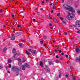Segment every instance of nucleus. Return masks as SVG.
I'll return each mask as SVG.
<instances>
[{
	"label": "nucleus",
	"mask_w": 80,
	"mask_h": 80,
	"mask_svg": "<svg viewBox=\"0 0 80 80\" xmlns=\"http://www.w3.org/2000/svg\"><path fill=\"white\" fill-rule=\"evenodd\" d=\"M12 70L14 72H16V75L18 76L20 75V68L19 67L14 66L12 68Z\"/></svg>",
	"instance_id": "1"
},
{
	"label": "nucleus",
	"mask_w": 80,
	"mask_h": 80,
	"mask_svg": "<svg viewBox=\"0 0 80 80\" xmlns=\"http://www.w3.org/2000/svg\"><path fill=\"white\" fill-rule=\"evenodd\" d=\"M63 6L65 9H66L67 10H69L71 12H75V9L71 6H69L68 5L66 4H64Z\"/></svg>",
	"instance_id": "2"
},
{
	"label": "nucleus",
	"mask_w": 80,
	"mask_h": 80,
	"mask_svg": "<svg viewBox=\"0 0 80 80\" xmlns=\"http://www.w3.org/2000/svg\"><path fill=\"white\" fill-rule=\"evenodd\" d=\"M20 55L18 54V53H16L13 56V58H15V60H18L19 62H18V65L20 66V65L21 64V62H22V60L20 58H18L17 57H18V56H19Z\"/></svg>",
	"instance_id": "3"
},
{
	"label": "nucleus",
	"mask_w": 80,
	"mask_h": 80,
	"mask_svg": "<svg viewBox=\"0 0 80 80\" xmlns=\"http://www.w3.org/2000/svg\"><path fill=\"white\" fill-rule=\"evenodd\" d=\"M75 17V15L74 14H71L70 13H68V14L67 15V18L70 20L71 19H72V18H73Z\"/></svg>",
	"instance_id": "4"
},
{
	"label": "nucleus",
	"mask_w": 80,
	"mask_h": 80,
	"mask_svg": "<svg viewBox=\"0 0 80 80\" xmlns=\"http://www.w3.org/2000/svg\"><path fill=\"white\" fill-rule=\"evenodd\" d=\"M76 25L79 27H80V20H77L76 23Z\"/></svg>",
	"instance_id": "5"
},
{
	"label": "nucleus",
	"mask_w": 80,
	"mask_h": 80,
	"mask_svg": "<svg viewBox=\"0 0 80 80\" xmlns=\"http://www.w3.org/2000/svg\"><path fill=\"white\" fill-rule=\"evenodd\" d=\"M21 34H22V33L20 32H18L14 34V36L15 37H17L18 36H19V35H20Z\"/></svg>",
	"instance_id": "6"
},
{
	"label": "nucleus",
	"mask_w": 80,
	"mask_h": 80,
	"mask_svg": "<svg viewBox=\"0 0 80 80\" xmlns=\"http://www.w3.org/2000/svg\"><path fill=\"white\" fill-rule=\"evenodd\" d=\"M45 71L47 72H50V69L48 67H46L45 68Z\"/></svg>",
	"instance_id": "7"
},
{
	"label": "nucleus",
	"mask_w": 80,
	"mask_h": 80,
	"mask_svg": "<svg viewBox=\"0 0 80 80\" xmlns=\"http://www.w3.org/2000/svg\"><path fill=\"white\" fill-rule=\"evenodd\" d=\"M15 36H12L11 38V40H14L15 38Z\"/></svg>",
	"instance_id": "8"
},
{
	"label": "nucleus",
	"mask_w": 80,
	"mask_h": 80,
	"mask_svg": "<svg viewBox=\"0 0 80 80\" xmlns=\"http://www.w3.org/2000/svg\"><path fill=\"white\" fill-rule=\"evenodd\" d=\"M22 70H25V66L24 65L22 66Z\"/></svg>",
	"instance_id": "9"
},
{
	"label": "nucleus",
	"mask_w": 80,
	"mask_h": 80,
	"mask_svg": "<svg viewBox=\"0 0 80 80\" xmlns=\"http://www.w3.org/2000/svg\"><path fill=\"white\" fill-rule=\"evenodd\" d=\"M40 65L41 67H43V64L41 62H40Z\"/></svg>",
	"instance_id": "10"
},
{
	"label": "nucleus",
	"mask_w": 80,
	"mask_h": 80,
	"mask_svg": "<svg viewBox=\"0 0 80 80\" xmlns=\"http://www.w3.org/2000/svg\"><path fill=\"white\" fill-rule=\"evenodd\" d=\"M25 65L26 67H27V68H29V65H28V63H25Z\"/></svg>",
	"instance_id": "11"
},
{
	"label": "nucleus",
	"mask_w": 80,
	"mask_h": 80,
	"mask_svg": "<svg viewBox=\"0 0 80 80\" xmlns=\"http://www.w3.org/2000/svg\"><path fill=\"white\" fill-rule=\"evenodd\" d=\"M76 52H80V49H79V48H77L76 49Z\"/></svg>",
	"instance_id": "12"
},
{
	"label": "nucleus",
	"mask_w": 80,
	"mask_h": 80,
	"mask_svg": "<svg viewBox=\"0 0 80 80\" xmlns=\"http://www.w3.org/2000/svg\"><path fill=\"white\" fill-rule=\"evenodd\" d=\"M25 53L28 55H29L30 54V53L28 52L27 50H26L25 51Z\"/></svg>",
	"instance_id": "13"
},
{
	"label": "nucleus",
	"mask_w": 80,
	"mask_h": 80,
	"mask_svg": "<svg viewBox=\"0 0 80 80\" xmlns=\"http://www.w3.org/2000/svg\"><path fill=\"white\" fill-rule=\"evenodd\" d=\"M53 19L54 20V22H55V23H58V22H57V20L56 18H54Z\"/></svg>",
	"instance_id": "14"
},
{
	"label": "nucleus",
	"mask_w": 80,
	"mask_h": 80,
	"mask_svg": "<svg viewBox=\"0 0 80 80\" xmlns=\"http://www.w3.org/2000/svg\"><path fill=\"white\" fill-rule=\"evenodd\" d=\"M76 62H80V56L79 58V59L76 58Z\"/></svg>",
	"instance_id": "15"
},
{
	"label": "nucleus",
	"mask_w": 80,
	"mask_h": 80,
	"mask_svg": "<svg viewBox=\"0 0 80 80\" xmlns=\"http://www.w3.org/2000/svg\"><path fill=\"white\" fill-rule=\"evenodd\" d=\"M48 63L50 65H53V63L50 61H49Z\"/></svg>",
	"instance_id": "16"
},
{
	"label": "nucleus",
	"mask_w": 80,
	"mask_h": 80,
	"mask_svg": "<svg viewBox=\"0 0 80 80\" xmlns=\"http://www.w3.org/2000/svg\"><path fill=\"white\" fill-rule=\"evenodd\" d=\"M15 52H16V50L15 48H13L12 50V53H15Z\"/></svg>",
	"instance_id": "17"
},
{
	"label": "nucleus",
	"mask_w": 80,
	"mask_h": 80,
	"mask_svg": "<svg viewBox=\"0 0 80 80\" xmlns=\"http://www.w3.org/2000/svg\"><path fill=\"white\" fill-rule=\"evenodd\" d=\"M33 53H34V55H36L37 54V52H36L35 51V50H33V52H32Z\"/></svg>",
	"instance_id": "18"
},
{
	"label": "nucleus",
	"mask_w": 80,
	"mask_h": 80,
	"mask_svg": "<svg viewBox=\"0 0 80 80\" xmlns=\"http://www.w3.org/2000/svg\"><path fill=\"white\" fill-rule=\"evenodd\" d=\"M7 48H4L3 50V52H5V51L7 50Z\"/></svg>",
	"instance_id": "19"
},
{
	"label": "nucleus",
	"mask_w": 80,
	"mask_h": 80,
	"mask_svg": "<svg viewBox=\"0 0 80 80\" xmlns=\"http://www.w3.org/2000/svg\"><path fill=\"white\" fill-rule=\"evenodd\" d=\"M62 77V74L61 73H59V78H61Z\"/></svg>",
	"instance_id": "20"
},
{
	"label": "nucleus",
	"mask_w": 80,
	"mask_h": 80,
	"mask_svg": "<svg viewBox=\"0 0 80 80\" xmlns=\"http://www.w3.org/2000/svg\"><path fill=\"white\" fill-rule=\"evenodd\" d=\"M43 38L45 40H46V39H47V36H43Z\"/></svg>",
	"instance_id": "21"
},
{
	"label": "nucleus",
	"mask_w": 80,
	"mask_h": 80,
	"mask_svg": "<svg viewBox=\"0 0 80 80\" xmlns=\"http://www.w3.org/2000/svg\"><path fill=\"white\" fill-rule=\"evenodd\" d=\"M26 61V60L25 59V58H22V62H25Z\"/></svg>",
	"instance_id": "22"
},
{
	"label": "nucleus",
	"mask_w": 80,
	"mask_h": 80,
	"mask_svg": "<svg viewBox=\"0 0 80 80\" xmlns=\"http://www.w3.org/2000/svg\"><path fill=\"white\" fill-rule=\"evenodd\" d=\"M19 45L20 47H22V46H23V44L22 43H20L19 44Z\"/></svg>",
	"instance_id": "23"
},
{
	"label": "nucleus",
	"mask_w": 80,
	"mask_h": 80,
	"mask_svg": "<svg viewBox=\"0 0 80 80\" xmlns=\"http://www.w3.org/2000/svg\"><path fill=\"white\" fill-rule=\"evenodd\" d=\"M8 63H11L12 62V61L10 59H9L8 61Z\"/></svg>",
	"instance_id": "24"
},
{
	"label": "nucleus",
	"mask_w": 80,
	"mask_h": 80,
	"mask_svg": "<svg viewBox=\"0 0 80 80\" xmlns=\"http://www.w3.org/2000/svg\"><path fill=\"white\" fill-rule=\"evenodd\" d=\"M68 77V74H67L65 75V77H66V78Z\"/></svg>",
	"instance_id": "25"
},
{
	"label": "nucleus",
	"mask_w": 80,
	"mask_h": 80,
	"mask_svg": "<svg viewBox=\"0 0 80 80\" xmlns=\"http://www.w3.org/2000/svg\"><path fill=\"white\" fill-rule=\"evenodd\" d=\"M56 8V7H55V6H52V9H55Z\"/></svg>",
	"instance_id": "26"
},
{
	"label": "nucleus",
	"mask_w": 80,
	"mask_h": 80,
	"mask_svg": "<svg viewBox=\"0 0 80 80\" xmlns=\"http://www.w3.org/2000/svg\"><path fill=\"white\" fill-rule=\"evenodd\" d=\"M8 67L9 68H11L12 67V65L11 64H9L8 65Z\"/></svg>",
	"instance_id": "27"
},
{
	"label": "nucleus",
	"mask_w": 80,
	"mask_h": 80,
	"mask_svg": "<svg viewBox=\"0 0 80 80\" xmlns=\"http://www.w3.org/2000/svg\"><path fill=\"white\" fill-rule=\"evenodd\" d=\"M62 22L64 24H65L66 23V22L64 21H62Z\"/></svg>",
	"instance_id": "28"
},
{
	"label": "nucleus",
	"mask_w": 80,
	"mask_h": 80,
	"mask_svg": "<svg viewBox=\"0 0 80 80\" xmlns=\"http://www.w3.org/2000/svg\"><path fill=\"white\" fill-rule=\"evenodd\" d=\"M76 32L78 33H80V31H76Z\"/></svg>",
	"instance_id": "29"
},
{
	"label": "nucleus",
	"mask_w": 80,
	"mask_h": 80,
	"mask_svg": "<svg viewBox=\"0 0 80 80\" xmlns=\"http://www.w3.org/2000/svg\"><path fill=\"white\" fill-rule=\"evenodd\" d=\"M64 35H67V33L66 32H65L64 33Z\"/></svg>",
	"instance_id": "30"
},
{
	"label": "nucleus",
	"mask_w": 80,
	"mask_h": 80,
	"mask_svg": "<svg viewBox=\"0 0 80 80\" xmlns=\"http://www.w3.org/2000/svg\"><path fill=\"white\" fill-rule=\"evenodd\" d=\"M60 18L62 21L63 20V18H62L61 17H60Z\"/></svg>",
	"instance_id": "31"
},
{
	"label": "nucleus",
	"mask_w": 80,
	"mask_h": 80,
	"mask_svg": "<svg viewBox=\"0 0 80 80\" xmlns=\"http://www.w3.org/2000/svg\"><path fill=\"white\" fill-rule=\"evenodd\" d=\"M2 65H0V69H2Z\"/></svg>",
	"instance_id": "32"
},
{
	"label": "nucleus",
	"mask_w": 80,
	"mask_h": 80,
	"mask_svg": "<svg viewBox=\"0 0 80 80\" xmlns=\"http://www.w3.org/2000/svg\"><path fill=\"white\" fill-rule=\"evenodd\" d=\"M56 63H59V60H57L56 61Z\"/></svg>",
	"instance_id": "33"
},
{
	"label": "nucleus",
	"mask_w": 80,
	"mask_h": 80,
	"mask_svg": "<svg viewBox=\"0 0 80 80\" xmlns=\"http://www.w3.org/2000/svg\"><path fill=\"white\" fill-rule=\"evenodd\" d=\"M21 27V26L19 24L18 25V27Z\"/></svg>",
	"instance_id": "34"
},
{
	"label": "nucleus",
	"mask_w": 80,
	"mask_h": 80,
	"mask_svg": "<svg viewBox=\"0 0 80 80\" xmlns=\"http://www.w3.org/2000/svg\"><path fill=\"white\" fill-rule=\"evenodd\" d=\"M54 52H55V53H57V50H54Z\"/></svg>",
	"instance_id": "35"
},
{
	"label": "nucleus",
	"mask_w": 80,
	"mask_h": 80,
	"mask_svg": "<svg viewBox=\"0 0 80 80\" xmlns=\"http://www.w3.org/2000/svg\"><path fill=\"white\" fill-rule=\"evenodd\" d=\"M56 58H59V57L58 56V55H57L56 56Z\"/></svg>",
	"instance_id": "36"
},
{
	"label": "nucleus",
	"mask_w": 80,
	"mask_h": 80,
	"mask_svg": "<svg viewBox=\"0 0 80 80\" xmlns=\"http://www.w3.org/2000/svg\"><path fill=\"white\" fill-rule=\"evenodd\" d=\"M40 42L42 44L43 43V41H40Z\"/></svg>",
	"instance_id": "37"
},
{
	"label": "nucleus",
	"mask_w": 80,
	"mask_h": 80,
	"mask_svg": "<svg viewBox=\"0 0 80 80\" xmlns=\"http://www.w3.org/2000/svg\"><path fill=\"white\" fill-rule=\"evenodd\" d=\"M31 51H32V50H31V49H29L28 50V51H29V52H31Z\"/></svg>",
	"instance_id": "38"
},
{
	"label": "nucleus",
	"mask_w": 80,
	"mask_h": 80,
	"mask_svg": "<svg viewBox=\"0 0 80 80\" xmlns=\"http://www.w3.org/2000/svg\"><path fill=\"white\" fill-rule=\"evenodd\" d=\"M65 57H66V58H67L68 57V56L67 55H65Z\"/></svg>",
	"instance_id": "39"
},
{
	"label": "nucleus",
	"mask_w": 80,
	"mask_h": 80,
	"mask_svg": "<svg viewBox=\"0 0 80 80\" xmlns=\"http://www.w3.org/2000/svg\"><path fill=\"white\" fill-rule=\"evenodd\" d=\"M77 13H80V11H78Z\"/></svg>",
	"instance_id": "40"
},
{
	"label": "nucleus",
	"mask_w": 80,
	"mask_h": 80,
	"mask_svg": "<svg viewBox=\"0 0 80 80\" xmlns=\"http://www.w3.org/2000/svg\"><path fill=\"white\" fill-rule=\"evenodd\" d=\"M57 16H58V17H59V16H60V13H58L57 14Z\"/></svg>",
	"instance_id": "41"
},
{
	"label": "nucleus",
	"mask_w": 80,
	"mask_h": 80,
	"mask_svg": "<svg viewBox=\"0 0 80 80\" xmlns=\"http://www.w3.org/2000/svg\"><path fill=\"white\" fill-rule=\"evenodd\" d=\"M3 10L2 9H0V12H2Z\"/></svg>",
	"instance_id": "42"
},
{
	"label": "nucleus",
	"mask_w": 80,
	"mask_h": 80,
	"mask_svg": "<svg viewBox=\"0 0 80 80\" xmlns=\"http://www.w3.org/2000/svg\"><path fill=\"white\" fill-rule=\"evenodd\" d=\"M42 3H45V2L43 1H42Z\"/></svg>",
	"instance_id": "43"
},
{
	"label": "nucleus",
	"mask_w": 80,
	"mask_h": 80,
	"mask_svg": "<svg viewBox=\"0 0 80 80\" xmlns=\"http://www.w3.org/2000/svg\"><path fill=\"white\" fill-rule=\"evenodd\" d=\"M60 59L61 60H63V57H61Z\"/></svg>",
	"instance_id": "44"
},
{
	"label": "nucleus",
	"mask_w": 80,
	"mask_h": 80,
	"mask_svg": "<svg viewBox=\"0 0 80 80\" xmlns=\"http://www.w3.org/2000/svg\"><path fill=\"white\" fill-rule=\"evenodd\" d=\"M49 26H52V24L50 23L49 24Z\"/></svg>",
	"instance_id": "45"
},
{
	"label": "nucleus",
	"mask_w": 80,
	"mask_h": 80,
	"mask_svg": "<svg viewBox=\"0 0 80 80\" xmlns=\"http://www.w3.org/2000/svg\"><path fill=\"white\" fill-rule=\"evenodd\" d=\"M59 53H62V51L59 50Z\"/></svg>",
	"instance_id": "46"
},
{
	"label": "nucleus",
	"mask_w": 80,
	"mask_h": 80,
	"mask_svg": "<svg viewBox=\"0 0 80 80\" xmlns=\"http://www.w3.org/2000/svg\"><path fill=\"white\" fill-rule=\"evenodd\" d=\"M51 13H53V10H52L51 11Z\"/></svg>",
	"instance_id": "47"
},
{
	"label": "nucleus",
	"mask_w": 80,
	"mask_h": 80,
	"mask_svg": "<svg viewBox=\"0 0 80 80\" xmlns=\"http://www.w3.org/2000/svg\"><path fill=\"white\" fill-rule=\"evenodd\" d=\"M6 69H7V68H8V66H6Z\"/></svg>",
	"instance_id": "48"
},
{
	"label": "nucleus",
	"mask_w": 80,
	"mask_h": 80,
	"mask_svg": "<svg viewBox=\"0 0 80 80\" xmlns=\"http://www.w3.org/2000/svg\"><path fill=\"white\" fill-rule=\"evenodd\" d=\"M33 22H35V19H33Z\"/></svg>",
	"instance_id": "49"
},
{
	"label": "nucleus",
	"mask_w": 80,
	"mask_h": 80,
	"mask_svg": "<svg viewBox=\"0 0 80 80\" xmlns=\"http://www.w3.org/2000/svg\"><path fill=\"white\" fill-rule=\"evenodd\" d=\"M64 54V53H63V52H62L61 53V55H63Z\"/></svg>",
	"instance_id": "50"
},
{
	"label": "nucleus",
	"mask_w": 80,
	"mask_h": 80,
	"mask_svg": "<svg viewBox=\"0 0 80 80\" xmlns=\"http://www.w3.org/2000/svg\"><path fill=\"white\" fill-rule=\"evenodd\" d=\"M46 2H48L49 1V0H46Z\"/></svg>",
	"instance_id": "51"
},
{
	"label": "nucleus",
	"mask_w": 80,
	"mask_h": 80,
	"mask_svg": "<svg viewBox=\"0 0 80 80\" xmlns=\"http://www.w3.org/2000/svg\"><path fill=\"white\" fill-rule=\"evenodd\" d=\"M49 5L50 6H52V3H51L49 4Z\"/></svg>",
	"instance_id": "52"
},
{
	"label": "nucleus",
	"mask_w": 80,
	"mask_h": 80,
	"mask_svg": "<svg viewBox=\"0 0 80 80\" xmlns=\"http://www.w3.org/2000/svg\"><path fill=\"white\" fill-rule=\"evenodd\" d=\"M41 80H45V79L42 78H41Z\"/></svg>",
	"instance_id": "53"
},
{
	"label": "nucleus",
	"mask_w": 80,
	"mask_h": 80,
	"mask_svg": "<svg viewBox=\"0 0 80 80\" xmlns=\"http://www.w3.org/2000/svg\"><path fill=\"white\" fill-rule=\"evenodd\" d=\"M40 10H43V8H41L40 9Z\"/></svg>",
	"instance_id": "54"
},
{
	"label": "nucleus",
	"mask_w": 80,
	"mask_h": 80,
	"mask_svg": "<svg viewBox=\"0 0 80 80\" xmlns=\"http://www.w3.org/2000/svg\"><path fill=\"white\" fill-rule=\"evenodd\" d=\"M50 28H51V29H53V28L52 27H51Z\"/></svg>",
	"instance_id": "55"
},
{
	"label": "nucleus",
	"mask_w": 80,
	"mask_h": 80,
	"mask_svg": "<svg viewBox=\"0 0 80 80\" xmlns=\"http://www.w3.org/2000/svg\"><path fill=\"white\" fill-rule=\"evenodd\" d=\"M22 42H24V39H22Z\"/></svg>",
	"instance_id": "56"
},
{
	"label": "nucleus",
	"mask_w": 80,
	"mask_h": 80,
	"mask_svg": "<svg viewBox=\"0 0 80 80\" xmlns=\"http://www.w3.org/2000/svg\"><path fill=\"white\" fill-rule=\"evenodd\" d=\"M73 27H76V26L74 25H73Z\"/></svg>",
	"instance_id": "57"
},
{
	"label": "nucleus",
	"mask_w": 80,
	"mask_h": 80,
	"mask_svg": "<svg viewBox=\"0 0 80 80\" xmlns=\"http://www.w3.org/2000/svg\"><path fill=\"white\" fill-rule=\"evenodd\" d=\"M14 17V15H12V17Z\"/></svg>",
	"instance_id": "58"
},
{
	"label": "nucleus",
	"mask_w": 80,
	"mask_h": 80,
	"mask_svg": "<svg viewBox=\"0 0 80 80\" xmlns=\"http://www.w3.org/2000/svg\"><path fill=\"white\" fill-rule=\"evenodd\" d=\"M71 40H73V38H71Z\"/></svg>",
	"instance_id": "59"
},
{
	"label": "nucleus",
	"mask_w": 80,
	"mask_h": 80,
	"mask_svg": "<svg viewBox=\"0 0 80 80\" xmlns=\"http://www.w3.org/2000/svg\"><path fill=\"white\" fill-rule=\"evenodd\" d=\"M8 72L9 73H10V71H8Z\"/></svg>",
	"instance_id": "60"
},
{
	"label": "nucleus",
	"mask_w": 80,
	"mask_h": 80,
	"mask_svg": "<svg viewBox=\"0 0 80 80\" xmlns=\"http://www.w3.org/2000/svg\"><path fill=\"white\" fill-rule=\"evenodd\" d=\"M53 43H55V41L53 40L52 42Z\"/></svg>",
	"instance_id": "61"
},
{
	"label": "nucleus",
	"mask_w": 80,
	"mask_h": 80,
	"mask_svg": "<svg viewBox=\"0 0 80 80\" xmlns=\"http://www.w3.org/2000/svg\"><path fill=\"white\" fill-rule=\"evenodd\" d=\"M76 29H77V30H78V28H76Z\"/></svg>",
	"instance_id": "62"
},
{
	"label": "nucleus",
	"mask_w": 80,
	"mask_h": 80,
	"mask_svg": "<svg viewBox=\"0 0 80 80\" xmlns=\"http://www.w3.org/2000/svg\"><path fill=\"white\" fill-rule=\"evenodd\" d=\"M44 45H45V46H46L47 45V44H45Z\"/></svg>",
	"instance_id": "63"
},
{
	"label": "nucleus",
	"mask_w": 80,
	"mask_h": 80,
	"mask_svg": "<svg viewBox=\"0 0 80 80\" xmlns=\"http://www.w3.org/2000/svg\"><path fill=\"white\" fill-rule=\"evenodd\" d=\"M62 80H66V79H63Z\"/></svg>",
	"instance_id": "64"
}]
</instances>
